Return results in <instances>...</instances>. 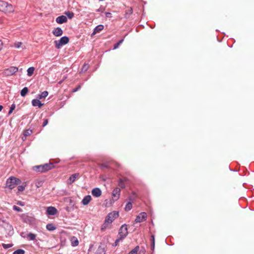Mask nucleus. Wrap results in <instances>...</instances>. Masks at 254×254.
I'll return each mask as SVG.
<instances>
[{"mask_svg": "<svg viewBox=\"0 0 254 254\" xmlns=\"http://www.w3.org/2000/svg\"><path fill=\"white\" fill-rule=\"evenodd\" d=\"M21 45H22V43L18 42L15 43L14 46L16 48H19L20 47V46H21Z\"/></svg>", "mask_w": 254, "mask_h": 254, "instance_id": "obj_38", "label": "nucleus"}, {"mask_svg": "<svg viewBox=\"0 0 254 254\" xmlns=\"http://www.w3.org/2000/svg\"><path fill=\"white\" fill-rule=\"evenodd\" d=\"M139 249V246L135 247L132 250H131L128 254H137Z\"/></svg>", "mask_w": 254, "mask_h": 254, "instance_id": "obj_25", "label": "nucleus"}, {"mask_svg": "<svg viewBox=\"0 0 254 254\" xmlns=\"http://www.w3.org/2000/svg\"><path fill=\"white\" fill-rule=\"evenodd\" d=\"M47 214L49 215H54L57 213V209L53 206H49L47 209Z\"/></svg>", "mask_w": 254, "mask_h": 254, "instance_id": "obj_10", "label": "nucleus"}, {"mask_svg": "<svg viewBox=\"0 0 254 254\" xmlns=\"http://www.w3.org/2000/svg\"><path fill=\"white\" fill-rule=\"evenodd\" d=\"M13 245L12 244H2V246L4 249H7L12 247Z\"/></svg>", "mask_w": 254, "mask_h": 254, "instance_id": "obj_30", "label": "nucleus"}, {"mask_svg": "<svg viewBox=\"0 0 254 254\" xmlns=\"http://www.w3.org/2000/svg\"><path fill=\"white\" fill-rule=\"evenodd\" d=\"M25 254V251L22 249H18L16 251H15L13 254Z\"/></svg>", "mask_w": 254, "mask_h": 254, "instance_id": "obj_28", "label": "nucleus"}, {"mask_svg": "<svg viewBox=\"0 0 254 254\" xmlns=\"http://www.w3.org/2000/svg\"><path fill=\"white\" fill-rule=\"evenodd\" d=\"M132 206L131 203L129 202L126 204L125 207V210L126 211H129L132 208Z\"/></svg>", "mask_w": 254, "mask_h": 254, "instance_id": "obj_29", "label": "nucleus"}, {"mask_svg": "<svg viewBox=\"0 0 254 254\" xmlns=\"http://www.w3.org/2000/svg\"><path fill=\"white\" fill-rule=\"evenodd\" d=\"M32 104L34 107H38L39 108H41L43 104L41 103L39 99H33L32 101Z\"/></svg>", "mask_w": 254, "mask_h": 254, "instance_id": "obj_17", "label": "nucleus"}, {"mask_svg": "<svg viewBox=\"0 0 254 254\" xmlns=\"http://www.w3.org/2000/svg\"><path fill=\"white\" fill-rule=\"evenodd\" d=\"M28 92L27 87H24L20 92V94L22 97H24Z\"/></svg>", "mask_w": 254, "mask_h": 254, "instance_id": "obj_24", "label": "nucleus"}, {"mask_svg": "<svg viewBox=\"0 0 254 254\" xmlns=\"http://www.w3.org/2000/svg\"><path fill=\"white\" fill-rule=\"evenodd\" d=\"M34 69L35 68L33 67L28 68L27 69V75L29 76H31L34 72Z\"/></svg>", "mask_w": 254, "mask_h": 254, "instance_id": "obj_26", "label": "nucleus"}, {"mask_svg": "<svg viewBox=\"0 0 254 254\" xmlns=\"http://www.w3.org/2000/svg\"><path fill=\"white\" fill-rule=\"evenodd\" d=\"M109 218L108 219H105L104 223L101 227V230L102 231H104L108 228L109 225L111 224V221H109Z\"/></svg>", "mask_w": 254, "mask_h": 254, "instance_id": "obj_15", "label": "nucleus"}, {"mask_svg": "<svg viewBox=\"0 0 254 254\" xmlns=\"http://www.w3.org/2000/svg\"><path fill=\"white\" fill-rule=\"evenodd\" d=\"M88 67H89V66H88V65L87 64H84L83 65V66H82V67L81 71H82V72H85V71H86L88 69Z\"/></svg>", "mask_w": 254, "mask_h": 254, "instance_id": "obj_35", "label": "nucleus"}, {"mask_svg": "<svg viewBox=\"0 0 254 254\" xmlns=\"http://www.w3.org/2000/svg\"><path fill=\"white\" fill-rule=\"evenodd\" d=\"M2 41L0 40V50L1 49V48H2Z\"/></svg>", "mask_w": 254, "mask_h": 254, "instance_id": "obj_44", "label": "nucleus"}, {"mask_svg": "<svg viewBox=\"0 0 254 254\" xmlns=\"http://www.w3.org/2000/svg\"><path fill=\"white\" fill-rule=\"evenodd\" d=\"M91 200V196L90 195H86L82 200V204L84 205H87Z\"/></svg>", "mask_w": 254, "mask_h": 254, "instance_id": "obj_16", "label": "nucleus"}, {"mask_svg": "<svg viewBox=\"0 0 254 254\" xmlns=\"http://www.w3.org/2000/svg\"><path fill=\"white\" fill-rule=\"evenodd\" d=\"M79 176V174L78 173H75L74 174H72L67 180V183L68 185L72 184L76 180V178H77Z\"/></svg>", "mask_w": 254, "mask_h": 254, "instance_id": "obj_11", "label": "nucleus"}, {"mask_svg": "<svg viewBox=\"0 0 254 254\" xmlns=\"http://www.w3.org/2000/svg\"><path fill=\"white\" fill-rule=\"evenodd\" d=\"M65 14L69 19H71L74 16V14L73 12L69 11L65 12Z\"/></svg>", "mask_w": 254, "mask_h": 254, "instance_id": "obj_32", "label": "nucleus"}, {"mask_svg": "<svg viewBox=\"0 0 254 254\" xmlns=\"http://www.w3.org/2000/svg\"><path fill=\"white\" fill-rule=\"evenodd\" d=\"M28 237L29 238L30 240L33 241L36 238V235L31 233H30L28 234Z\"/></svg>", "mask_w": 254, "mask_h": 254, "instance_id": "obj_27", "label": "nucleus"}, {"mask_svg": "<svg viewBox=\"0 0 254 254\" xmlns=\"http://www.w3.org/2000/svg\"><path fill=\"white\" fill-rule=\"evenodd\" d=\"M96 11H98V12L100 11V10L99 9H97V10H96Z\"/></svg>", "mask_w": 254, "mask_h": 254, "instance_id": "obj_47", "label": "nucleus"}, {"mask_svg": "<svg viewBox=\"0 0 254 254\" xmlns=\"http://www.w3.org/2000/svg\"><path fill=\"white\" fill-rule=\"evenodd\" d=\"M13 112V111L9 109V111L8 112V115H10L12 113V112Z\"/></svg>", "mask_w": 254, "mask_h": 254, "instance_id": "obj_45", "label": "nucleus"}, {"mask_svg": "<svg viewBox=\"0 0 254 254\" xmlns=\"http://www.w3.org/2000/svg\"><path fill=\"white\" fill-rule=\"evenodd\" d=\"M150 241H151V249L152 251H153L154 249V248H155V238H154V235H152L151 236Z\"/></svg>", "mask_w": 254, "mask_h": 254, "instance_id": "obj_23", "label": "nucleus"}, {"mask_svg": "<svg viewBox=\"0 0 254 254\" xmlns=\"http://www.w3.org/2000/svg\"><path fill=\"white\" fill-rule=\"evenodd\" d=\"M17 204L20 205V206H23L25 205V203L24 202H22V201H18L17 202Z\"/></svg>", "mask_w": 254, "mask_h": 254, "instance_id": "obj_40", "label": "nucleus"}, {"mask_svg": "<svg viewBox=\"0 0 254 254\" xmlns=\"http://www.w3.org/2000/svg\"><path fill=\"white\" fill-rule=\"evenodd\" d=\"M18 71V68L15 66H11L8 68L5 69L3 73L5 76H9L12 75Z\"/></svg>", "mask_w": 254, "mask_h": 254, "instance_id": "obj_6", "label": "nucleus"}, {"mask_svg": "<svg viewBox=\"0 0 254 254\" xmlns=\"http://www.w3.org/2000/svg\"><path fill=\"white\" fill-rule=\"evenodd\" d=\"M32 133V130L31 129H26L24 131V138L23 137H22V139L23 140H24V139H25L26 137L28 136V135H30L31 133Z\"/></svg>", "mask_w": 254, "mask_h": 254, "instance_id": "obj_21", "label": "nucleus"}, {"mask_svg": "<svg viewBox=\"0 0 254 254\" xmlns=\"http://www.w3.org/2000/svg\"><path fill=\"white\" fill-rule=\"evenodd\" d=\"M80 88V86H79L78 87H77V88L73 89V92H76L77 91H78L79 90V89Z\"/></svg>", "mask_w": 254, "mask_h": 254, "instance_id": "obj_43", "label": "nucleus"}, {"mask_svg": "<svg viewBox=\"0 0 254 254\" xmlns=\"http://www.w3.org/2000/svg\"><path fill=\"white\" fill-rule=\"evenodd\" d=\"M48 95V92L47 91H45L42 92L40 94L38 95L37 98L39 99H42L43 98H45Z\"/></svg>", "mask_w": 254, "mask_h": 254, "instance_id": "obj_20", "label": "nucleus"}, {"mask_svg": "<svg viewBox=\"0 0 254 254\" xmlns=\"http://www.w3.org/2000/svg\"><path fill=\"white\" fill-rule=\"evenodd\" d=\"M0 10L5 13H12L14 8L12 5L4 1L0 0Z\"/></svg>", "mask_w": 254, "mask_h": 254, "instance_id": "obj_1", "label": "nucleus"}, {"mask_svg": "<svg viewBox=\"0 0 254 254\" xmlns=\"http://www.w3.org/2000/svg\"><path fill=\"white\" fill-rule=\"evenodd\" d=\"M52 33L55 36L59 37L62 35L63 31L60 27H57L53 30Z\"/></svg>", "mask_w": 254, "mask_h": 254, "instance_id": "obj_13", "label": "nucleus"}, {"mask_svg": "<svg viewBox=\"0 0 254 254\" xmlns=\"http://www.w3.org/2000/svg\"><path fill=\"white\" fill-rule=\"evenodd\" d=\"M48 123V119H44V122L43 123V127H45Z\"/></svg>", "mask_w": 254, "mask_h": 254, "instance_id": "obj_39", "label": "nucleus"}, {"mask_svg": "<svg viewBox=\"0 0 254 254\" xmlns=\"http://www.w3.org/2000/svg\"><path fill=\"white\" fill-rule=\"evenodd\" d=\"M17 189L19 191H22L25 189V186L22 185L19 186H18Z\"/></svg>", "mask_w": 254, "mask_h": 254, "instance_id": "obj_37", "label": "nucleus"}, {"mask_svg": "<svg viewBox=\"0 0 254 254\" xmlns=\"http://www.w3.org/2000/svg\"><path fill=\"white\" fill-rule=\"evenodd\" d=\"M119 216V212L118 211H113L108 214L106 219L109 218V220L111 221V224L113 221Z\"/></svg>", "mask_w": 254, "mask_h": 254, "instance_id": "obj_8", "label": "nucleus"}, {"mask_svg": "<svg viewBox=\"0 0 254 254\" xmlns=\"http://www.w3.org/2000/svg\"><path fill=\"white\" fill-rule=\"evenodd\" d=\"M69 42V39L66 36L62 37L59 40L54 41L55 47L57 49L61 48L63 45L67 44Z\"/></svg>", "mask_w": 254, "mask_h": 254, "instance_id": "obj_4", "label": "nucleus"}, {"mask_svg": "<svg viewBox=\"0 0 254 254\" xmlns=\"http://www.w3.org/2000/svg\"><path fill=\"white\" fill-rule=\"evenodd\" d=\"M67 18L65 16L62 15L58 16L56 19V22L59 24H63L64 23H65L67 21Z\"/></svg>", "mask_w": 254, "mask_h": 254, "instance_id": "obj_14", "label": "nucleus"}, {"mask_svg": "<svg viewBox=\"0 0 254 254\" xmlns=\"http://www.w3.org/2000/svg\"><path fill=\"white\" fill-rule=\"evenodd\" d=\"M119 186L122 188H124L125 187L123 181L122 179H120L119 182Z\"/></svg>", "mask_w": 254, "mask_h": 254, "instance_id": "obj_36", "label": "nucleus"}, {"mask_svg": "<svg viewBox=\"0 0 254 254\" xmlns=\"http://www.w3.org/2000/svg\"><path fill=\"white\" fill-rule=\"evenodd\" d=\"M13 209L14 210L17 211L18 212H22V210L21 208H20V207H19L16 205H14L13 206Z\"/></svg>", "mask_w": 254, "mask_h": 254, "instance_id": "obj_34", "label": "nucleus"}, {"mask_svg": "<svg viewBox=\"0 0 254 254\" xmlns=\"http://www.w3.org/2000/svg\"><path fill=\"white\" fill-rule=\"evenodd\" d=\"M15 108V105L14 104H13L11 105V107L10 108V110L13 111Z\"/></svg>", "mask_w": 254, "mask_h": 254, "instance_id": "obj_42", "label": "nucleus"}, {"mask_svg": "<svg viewBox=\"0 0 254 254\" xmlns=\"http://www.w3.org/2000/svg\"><path fill=\"white\" fill-rule=\"evenodd\" d=\"M121 190L119 188H116L114 189L112 192L113 198L115 200H118L120 195Z\"/></svg>", "mask_w": 254, "mask_h": 254, "instance_id": "obj_9", "label": "nucleus"}, {"mask_svg": "<svg viewBox=\"0 0 254 254\" xmlns=\"http://www.w3.org/2000/svg\"><path fill=\"white\" fill-rule=\"evenodd\" d=\"M123 240L121 238H120V237H118V238L117 239V240L115 241V243L113 244V246L114 247H116L118 245V243L121 241Z\"/></svg>", "mask_w": 254, "mask_h": 254, "instance_id": "obj_33", "label": "nucleus"}, {"mask_svg": "<svg viewBox=\"0 0 254 254\" xmlns=\"http://www.w3.org/2000/svg\"><path fill=\"white\" fill-rule=\"evenodd\" d=\"M70 241H71V246H73V247H76L79 244L78 240L75 237H72L71 238V240Z\"/></svg>", "mask_w": 254, "mask_h": 254, "instance_id": "obj_19", "label": "nucleus"}, {"mask_svg": "<svg viewBox=\"0 0 254 254\" xmlns=\"http://www.w3.org/2000/svg\"><path fill=\"white\" fill-rule=\"evenodd\" d=\"M101 194V190L98 188H95L92 190V194L95 197H98Z\"/></svg>", "mask_w": 254, "mask_h": 254, "instance_id": "obj_12", "label": "nucleus"}, {"mask_svg": "<svg viewBox=\"0 0 254 254\" xmlns=\"http://www.w3.org/2000/svg\"><path fill=\"white\" fill-rule=\"evenodd\" d=\"M103 29H104V26L103 25L100 24V25L97 26L94 29L93 34H95L96 33L100 32Z\"/></svg>", "mask_w": 254, "mask_h": 254, "instance_id": "obj_18", "label": "nucleus"}, {"mask_svg": "<svg viewBox=\"0 0 254 254\" xmlns=\"http://www.w3.org/2000/svg\"><path fill=\"white\" fill-rule=\"evenodd\" d=\"M146 213L143 212L139 213L136 217L135 221L136 223H140L144 221L147 218Z\"/></svg>", "mask_w": 254, "mask_h": 254, "instance_id": "obj_7", "label": "nucleus"}, {"mask_svg": "<svg viewBox=\"0 0 254 254\" xmlns=\"http://www.w3.org/2000/svg\"><path fill=\"white\" fill-rule=\"evenodd\" d=\"M123 41H124V39H121L117 43L115 44L114 45V49H117L119 47V46H120V45L121 44H122Z\"/></svg>", "mask_w": 254, "mask_h": 254, "instance_id": "obj_31", "label": "nucleus"}, {"mask_svg": "<svg viewBox=\"0 0 254 254\" xmlns=\"http://www.w3.org/2000/svg\"><path fill=\"white\" fill-rule=\"evenodd\" d=\"M20 183L21 181L19 179L14 177H11L9 178L6 182V187L10 190H12Z\"/></svg>", "mask_w": 254, "mask_h": 254, "instance_id": "obj_2", "label": "nucleus"}, {"mask_svg": "<svg viewBox=\"0 0 254 254\" xmlns=\"http://www.w3.org/2000/svg\"><path fill=\"white\" fill-rule=\"evenodd\" d=\"M46 228L48 230L52 231L56 229V227L52 223L48 224L46 225Z\"/></svg>", "mask_w": 254, "mask_h": 254, "instance_id": "obj_22", "label": "nucleus"}, {"mask_svg": "<svg viewBox=\"0 0 254 254\" xmlns=\"http://www.w3.org/2000/svg\"><path fill=\"white\" fill-rule=\"evenodd\" d=\"M54 167L53 164H45L44 165L36 166L33 167L34 170L38 172H45L51 170Z\"/></svg>", "mask_w": 254, "mask_h": 254, "instance_id": "obj_3", "label": "nucleus"}, {"mask_svg": "<svg viewBox=\"0 0 254 254\" xmlns=\"http://www.w3.org/2000/svg\"><path fill=\"white\" fill-rule=\"evenodd\" d=\"M127 234L128 232L127 225L126 224H124L121 226L119 230L118 237H120L122 240H123L127 236Z\"/></svg>", "mask_w": 254, "mask_h": 254, "instance_id": "obj_5", "label": "nucleus"}, {"mask_svg": "<svg viewBox=\"0 0 254 254\" xmlns=\"http://www.w3.org/2000/svg\"><path fill=\"white\" fill-rule=\"evenodd\" d=\"M105 15L107 17H112V14L110 12H106Z\"/></svg>", "mask_w": 254, "mask_h": 254, "instance_id": "obj_41", "label": "nucleus"}, {"mask_svg": "<svg viewBox=\"0 0 254 254\" xmlns=\"http://www.w3.org/2000/svg\"><path fill=\"white\" fill-rule=\"evenodd\" d=\"M2 109H3L2 106L0 105V112L2 110Z\"/></svg>", "mask_w": 254, "mask_h": 254, "instance_id": "obj_46", "label": "nucleus"}]
</instances>
